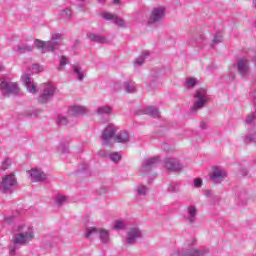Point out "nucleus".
I'll use <instances>...</instances> for the list:
<instances>
[{"label":"nucleus","instance_id":"1","mask_svg":"<svg viewBox=\"0 0 256 256\" xmlns=\"http://www.w3.org/2000/svg\"><path fill=\"white\" fill-rule=\"evenodd\" d=\"M12 243L10 247V255H15L17 250L23 245H27L30 241H33L35 234L33 233V227L27 225H18L14 228Z\"/></svg>","mask_w":256,"mask_h":256},{"label":"nucleus","instance_id":"2","mask_svg":"<svg viewBox=\"0 0 256 256\" xmlns=\"http://www.w3.org/2000/svg\"><path fill=\"white\" fill-rule=\"evenodd\" d=\"M97 234H99V239L101 243H103L104 245H107L111 242L109 231L103 228L99 229L96 227H87L85 229L84 237L86 239H91L93 235H97Z\"/></svg>","mask_w":256,"mask_h":256},{"label":"nucleus","instance_id":"3","mask_svg":"<svg viewBox=\"0 0 256 256\" xmlns=\"http://www.w3.org/2000/svg\"><path fill=\"white\" fill-rule=\"evenodd\" d=\"M163 19H165V8L155 7L150 12L146 25L150 27H157V25H161V23H163Z\"/></svg>","mask_w":256,"mask_h":256},{"label":"nucleus","instance_id":"4","mask_svg":"<svg viewBox=\"0 0 256 256\" xmlns=\"http://www.w3.org/2000/svg\"><path fill=\"white\" fill-rule=\"evenodd\" d=\"M41 93L38 97V102L42 105H45V103H49L55 96V91H57V88H55V85L52 83H44L41 85Z\"/></svg>","mask_w":256,"mask_h":256},{"label":"nucleus","instance_id":"5","mask_svg":"<svg viewBox=\"0 0 256 256\" xmlns=\"http://www.w3.org/2000/svg\"><path fill=\"white\" fill-rule=\"evenodd\" d=\"M196 101L193 104V107L190 109L191 113H197L200 109H203L207 103H209V97H207V90L201 88L196 91L194 95Z\"/></svg>","mask_w":256,"mask_h":256},{"label":"nucleus","instance_id":"6","mask_svg":"<svg viewBox=\"0 0 256 256\" xmlns=\"http://www.w3.org/2000/svg\"><path fill=\"white\" fill-rule=\"evenodd\" d=\"M0 92L3 97H15L19 95V86L15 82L4 79L0 83Z\"/></svg>","mask_w":256,"mask_h":256},{"label":"nucleus","instance_id":"7","mask_svg":"<svg viewBox=\"0 0 256 256\" xmlns=\"http://www.w3.org/2000/svg\"><path fill=\"white\" fill-rule=\"evenodd\" d=\"M17 187V177L15 173L5 175L0 183V189L4 193H13V190Z\"/></svg>","mask_w":256,"mask_h":256},{"label":"nucleus","instance_id":"8","mask_svg":"<svg viewBox=\"0 0 256 256\" xmlns=\"http://www.w3.org/2000/svg\"><path fill=\"white\" fill-rule=\"evenodd\" d=\"M35 46L37 49H41V53H49L53 51H57L59 49V42L58 41H41L36 39L34 41Z\"/></svg>","mask_w":256,"mask_h":256},{"label":"nucleus","instance_id":"9","mask_svg":"<svg viewBox=\"0 0 256 256\" xmlns=\"http://www.w3.org/2000/svg\"><path fill=\"white\" fill-rule=\"evenodd\" d=\"M164 166L167 171H172L173 173H181L183 171V164L177 158H165Z\"/></svg>","mask_w":256,"mask_h":256},{"label":"nucleus","instance_id":"10","mask_svg":"<svg viewBox=\"0 0 256 256\" xmlns=\"http://www.w3.org/2000/svg\"><path fill=\"white\" fill-rule=\"evenodd\" d=\"M143 237V232L137 227H132L127 232L126 243L127 245H135L138 239Z\"/></svg>","mask_w":256,"mask_h":256},{"label":"nucleus","instance_id":"11","mask_svg":"<svg viewBox=\"0 0 256 256\" xmlns=\"http://www.w3.org/2000/svg\"><path fill=\"white\" fill-rule=\"evenodd\" d=\"M115 133H117V127L113 124H108L106 128L102 132V141H104L105 145L111 144V139L115 137Z\"/></svg>","mask_w":256,"mask_h":256},{"label":"nucleus","instance_id":"12","mask_svg":"<svg viewBox=\"0 0 256 256\" xmlns=\"http://www.w3.org/2000/svg\"><path fill=\"white\" fill-rule=\"evenodd\" d=\"M236 66L240 77H247V75H249L251 68L249 67V60L247 58L239 59L236 63Z\"/></svg>","mask_w":256,"mask_h":256},{"label":"nucleus","instance_id":"13","mask_svg":"<svg viewBox=\"0 0 256 256\" xmlns=\"http://www.w3.org/2000/svg\"><path fill=\"white\" fill-rule=\"evenodd\" d=\"M31 177V181L34 183H41L42 181H47V174L37 168H33L27 171Z\"/></svg>","mask_w":256,"mask_h":256},{"label":"nucleus","instance_id":"14","mask_svg":"<svg viewBox=\"0 0 256 256\" xmlns=\"http://www.w3.org/2000/svg\"><path fill=\"white\" fill-rule=\"evenodd\" d=\"M225 177H227V172H225V170L221 168L215 167L213 168V172L210 175V180L214 184H219V183H223V180L225 179Z\"/></svg>","mask_w":256,"mask_h":256},{"label":"nucleus","instance_id":"15","mask_svg":"<svg viewBox=\"0 0 256 256\" xmlns=\"http://www.w3.org/2000/svg\"><path fill=\"white\" fill-rule=\"evenodd\" d=\"M102 19H105V21H113L115 25L118 27H127V24L125 23V20L122 18H119L117 15L109 13V12H103L101 14Z\"/></svg>","mask_w":256,"mask_h":256},{"label":"nucleus","instance_id":"16","mask_svg":"<svg viewBox=\"0 0 256 256\" xmlns=\"http://www.w3.org/2000/svg\"><path fill=\"white\" fill-rule=\"evenodd\" d=\"M22 81L28 91V93H32L35 95L37 93V84L31 81V74H24L22 76Z\"/></svg>","mask_w":256,"mask_h":256},{"label":"nucleus","instance_id":"17","mask_svg":"<svg viewBox=\"0 0 256 256\" xmlns=\"http://www.w3.org/2000/svg\"><path fill=\"white\" fill-rule=\"evenodd\" d=\"M208 250L207 249H189L186 250L185 252H175L172 254V256H204L207 255Z\"/></svg>","mask_w":256,"mask_h":256},{"label":"nucleus","instance_id":"18","mask_svg":"<svg viewBox=\"0 0 256 256\" xmlns=\"http://www.w3.org/2000/svg\"><path fill=\"white\" fill-rule=\"evenodd\" d=\"M159 163V157L147 158L142 162V167L144 171H151L153 168L157 167Z\"/></svg>","mask_w":256,"mask_h":256},{"label":"nucleus","instance_id":"19","mask_svg":"<svg viewBox=\"0 0 256 256\" xmlns=\"http://www.w3.org/2000/svg\"><path fill=\"white\" fill-rule=\"evenodd\" d=\"M14 53L17 55H23L25 53H33V46L29 44H18L13 48Z\"/></svg>","mask_w":256,"mask_h":256},{"label":"nucleus","instance_id":"20","mask_svg":"<svg viewBox=\"0 0 256 256\" xmlns=\"http://www.w3.org/2000/svg\"><path fill=\"white\" fill-rule=\"evenodd\" d=\"M87 38L89 41H93L95 43H109V39H107V37L91 32L87 33Z\"/></svg>","mask_w":256,"mask_h":256},{"label":"nucleus","instance_id":"21","mask_svg":"<svg viewBox=\"0 0 256 256\" xmlns=\"http://www.w3.org/2000/svg\"><path fill=\"white\" fill-rule=\"evenodd\" d=\"M87 113V109L83 106L74 105L70 108V115L73 117H81V115H85Z\"/></svg>","mask_w":256,"mask_h":256},{"label":"nucleus","instance_id":"22","mask_svg":"<svg viewBox=\"0 0 256 256\" xmlns=\"http://www.w3.org/2000/svg\"><path fill=\"white\" fill-rule=\"evenodd\" d=\"M72 69L78 81H83L85 79V71H83V69L79 64H73Z\"/></svg>","mask_w":256,"mask_h":256},{"label":"nucleus","instance_id":"23","mask_svg":"<svg viewBox=\"0 0 256 256\" xmlns=\"http://www.w3.org/2000/svg\"><path fill=\"white\" fill-rule=\"evenodd\" d=\"M135 197H147L149 193V188L145 185H138L134 188Z\"/></svg>","mask_w":256,"mask_h":256},{"label":"nucleus","instance_id":"24","mask_svg":"<svg viewBox=\"0 0 256 256\" xmlns=\"http://www.w3.org/2000/svg\"><path fill=\"white\" fill-rule=\"evenodd\" d=\"M122 88L124 89V91H126V93H136L137 92V87L135 86V82H133L132 80H126L123 83Z\"/></svg>","mask_w":256,"mask_h":256},{"label":"nucleus","instance_id":"25","mask_svg":"<svg viewBox=\"0 0 256 256\" xmlns=\"http://www.w3.org/2000/svg\"><path fill=\"white\" fill-rule=\"evenodd\" d=\"M115 140L117 141V143H129V141H130L129 132H127V131L119 132L115 136Z\"/></svg>","mask_w":256,"mask_h":256},{"label":"nucleus","instance_id":"26","mask_svg":"<svg viewBox=\"0 0 256 256\" xmlns=\"http://www.w3.org/2000/svg\"><path fill=\"white\" fill-rule=\"evenodd\" d=\"M188 211V216H187V221L190 223H193L195 219H197V208L195 206H189L187 208Z\"/></svg>","mask_w":256,"mask_h":256},{"label":"nucleus","instance_id":"27","mask_svg":"<svg viewBox=\"0 0 256 256\" xmlns=\"http://www.w3.org/2000/svg\"><path fill=\"white\" fill-rule=\"evenodd\" d=\"M149 57V52H143L138 58L134 61V67H141L143 63H145V60Z\"/></svg>","mask_w":256,"mask_h":256},{"label":"nucleus","instance_id":"28","mask_svg":"<svg viewBox=\"0 0 256 256\" xmlns=\"http://www.w3.org/2000/svg\"><path fill=\"white\" fill-rule=\"evenodd\" d=\"M111 111H113V108H111V106H101L97 108L96 113L97 115H101V117H103L105 115H109Z\"/></svg>","mask_w":256,"mask_h":256},{"label":"nucleus","instance_id":"29","mask_svg":"<svg viewBox=\"0 0 256 256\" xmlns=\"http://www.w3.org/2000/svg\"><path fill=\"white\" fill-rule=\"evenodd\" d=\"M145 114L150 115V117H154V118H157L160 116L159 109H157L153 106L146 108Z\"/></svg>","mask_w":256,"mask_h":256},{"label":"nucleus","instance_id":"30","mask_svg":"<svg viewBox=\"0 0 256 256\" xmlns=\"http://www.w3.org/2000/svg\"><path fill=\"white\" fill-rule=\"evenodd\" d=\"M55 203L57 207H62V205H65V203H67V196L61 194L57 195L55 197Z\"/></svg>","mask_w":256,"mask_h":256},{"label":"nucleus","instance_id":"31","mask_svg":"<svg viewBox=\"0 0 256 256\" xmlns=\"http://www.w3.org/2000/svg\"><path fill=\"white\" fill-rule=\"evenodd\" d=\"M62 19H65L66 21H69L71 19L73 12L69 8H65L64 10L61 11L60 13Z\"/></svg>","mask_w":256,"mask_h":256},{"label":"nucleus","instance_id":"32","mask_svg":"<svg viewBox=\"0 0 256 256\" xmlns=\"http://www.w3.org/2000/svg\"><path fill=\"white\" fill-rule=\"evenodd\" d=\"M56 123H57L58 127H63L65 125H67V118L61 114H58Z\"/></svg>","mask_w":256,"mask_h":256},{"label":"nucleus","instance_id":"33","mask_svg":"<svg viewBox=\"0 0 256 256\" xmlns=\"http://www.w3.org/2000/svg\"><path fill=\"white\" fill-rule=\"evenodd\" d=\"M11 165H13V160L6 158L1 165L2 171H7V169H10Z\"/></svg>","mask_w":256,"mask_h":256},{"label":"nucleus","instance_id":"34","mask_svg":"<svg viewBox=\"0 0 256 256\" xmlns=\"http://www.w3.org/2000/svg\"><path fill=\"white\" fill-rule=\"evenodd\" d=\"M109 158L114 162V163H119L121 161V154L119 152H114L109 155Z\"/></svg>","mask_w":256,"mask_h":256},{"label":"nucleus","instance_id":"35","mask_svg":"<svg viewBox=\"0 0 256 256\" xmlns=\"http://www.w3.org/2000/svg\"><path fill=\"white\" fill-rule=\"evenodd\" d=\"M114 229L116 231H121V229H125V222H123L121 220H116L114 222Z\"/></svg>","mask_w":256,"mask_h":256},{"label":"nucleus","instance_id":"36","mask_svg":"<svg viewBox=\"0 0 256 256\" xmlns=\"http://www.w3.org/2000/svg\"><path fill=\"white\" fill-rule=\"evenodd\" d=\"M212 47H215V45H218V43H223V35L221 34H216L214 36V39L212 40Z\"/></svg>","mask_w":256,"mask_h":256},{"label":"nucleus","instance_id":"37","mask_svg":"<svg viewBox=\"0 0 256 256\" xmlns=\"http://www.w3.org/2000/svg\"><path fill=\"white\" fill-rule=\"evenodd\" d=\"M256 119V104H255V111L252 115H249L247 118H246V125H251V123H253V121H255Z\"/></svg>","mask_w":256,"mask_h":256},{"label":"nucleus","instance_id":"38","mask_svg":"<svg viewBox=\"0 0 256 256\" xmlns=\"http://www.w3.org/2000/svg\"><path fill=\"white\" fill-rule=\"evenodd\" d=\"M69 64V59L67 56H61L60 58V66L58 67V70L61 71V67H65V65Z\"/></svg>","mask_w":256,"mask_h":256},{"label":"nucleus","instance_id":"39","mask_svg":"<svg viewBox=\"0 0 256 256\" xmlns=\"http://www.w3.org/2000/svg\"><path fill=\"white\" fill-rule=\"evenodd\" d=\"M246 143H256V134H248L245 138Z\"/></svg>","mask_w":256,"mask_h":256},{"label":"nucleus","instance_id":"40","mask_svg":"<svg viewBox=\"0 0 256 256\" xmlns=\"http://www.w3.org/2000/svg\"><path fill=\"white\" fill-rule=\"evenodd\" d=\"M59 150L61 151V153H69V144L61 143L59 146Z\"/></svg>","mask_w":256,"mask_h":256},{"label":"nucleus","instance_id":"41","mask_svg":"<svg viewBox=\"0 0 256 256\" xmlns=\"http://www.w3.org/2000/svg\"><path fill=\"white\" fill-rule=\"evenodd\" d=\"M168 191L169 193H177V191H179V186L177 184H170Z\"/></svg>","mask_w":256,"mask_h":256},{"label":"nucleus","instance_id":"42","mask_svg":"<svg viewBox=\"0 0 256 256\" xmlns=\"http://www.w3.org/2000/svg\"><path fill=\"white\" fill-rule=\"evenodd\" d=\"M186 83H187L188 87H195V85H197V79H195V78H188L186 80Z\"/></svg>","mask_w":256,"mask_h":256},{"label":"nucleus","instance_id":"43","mask_svg":"<svg viewBox=\"0 0 256 256\" xmlns=\"http://www.w3.org/2000/svg\"><path fill=\"white\" fill-rule=\"evenodd\" d=\"M32 69L33 71H35L36 73H42L43 71V66L39 65V64H33L32 65Z\"/></svg>","mask_w":256,"mask_h":256},{"label":"nucleus","instance_id":"44","mask_svg":"<svg viewBox=\"0 0 256 256\" xmlns=\"http://www.w3.org/2000/svg\"><path fill=\"white\" fill-rule=\"evenodd\" d=\"M15 221V216H8L4 218V223H6V225H11V223H13Z\"/></svg>","mask_w":256,"mask_h":256},{"label":"nucleus","instance_id":"45","mask_svg":"<svg viewBox=\"0 0 256 256\" xmlns=\"http://www.w3.org/2000/svg\"><path fill=\"white\" fill-rule=\"evenodd\" d=\"M62 37H63V36H62L61 34H59V33L53 34L51 41H52V42L57 41V42L59 43V41H61Z\"/></svg>","mask_w":256,"mask_h":256},{"label":"nucleus","instance_id":"46","mask_svg":"<svg viewBox=\"0 0 256 256\" xmlns=\"http://www.w3.org/2000/svg\"><path fill=\"white\" fill-rule=\"evenodd\" d=\"M201 185H203V180L201 178H196L194 180V186L199 188Z\"/></svg>","mask_w":256,"mask_h":256},{"label":"nucleus","instance_id":"47","mask_svg":"<svg viewBox=\"0 0 256 256\" xmlns=\"http://www.w3.org/2000/svg\"><path fill=\"white\" fill-rule=\"evenodd\" d=\"M161 149L163 151H171V148L169 147V144H167V143H162Z\"/></svg>","mask_w":256,"mask_h":256},{"label":"nucleus","instance_id":"48","mask_svg":"<svg viewBox=\"0 0 256 256\" xmlns=\"http://www.w3.org/2000/svg\"><path fill=\"white\" fill-rule=\"evenodd\" d=\"M200 128L203 129V130L207 129V123L201 122L200 123Z\"/></svg>","mask_w":256,"mask_h":256},{"label":"nucleus","instance_id":"49","mask_svg":"<svg viewBox=\"0 0 256 256\" xmlns=\"http://www.w3.org/2000/svg\"><path fill=\"white\" fill-rule=\"evenodd\" d=\"M86 169H89V165L88 164H83V167L80 168L81 171H86Z\"/></svg>","mask_w":256,"mask_h":256},{"label":"nucleus","instance_id":"50","mask_svg":"<svg viewBox=\"0 0 256 256\" xmlns=\"http://www.w3.org/2000/svg\"><path fill=\"white\" fill-rule=\"evenodd\" d=\"M112 3L114 5H119L121 3V0H112Z\"/></svg>","mask_w":256,"mask_h":256},{"label":"nucleus","instance_id":"51","mask_svg":"<svg viewBox=\"0 0 256 256\" xmlns=\"http://www.w3.org/2000/svg\"><path fill=\"white\" fill-rule=\"evenodd\" d=\"M241 173H242V175H244V176L247 175V173H248V172H247V169H245V168L241 169Z\"/></svg>","mask_w":256,"mask_h":256},{"label":"nucleus","instance_id":"52","mask_svg":"<svg viewBox=\"0 0 256 256\" xmlns=\"http://www.w3.org/2000/svg\"><path fill=\"white\" fill-rule=\"evenodd\" d=\"M98 153L101 157H105V151H99Z\"/></svg>","mask_w":256,"mask_h":256},{"label":"nucleus","instance_id":"53","mask_svg":"<svg viewBox=\"0 0 256 256\" xmlns=\"http://www.w3.org/2000/svg\"><path fill=\"white\" fill-rule=\"evenodd\" d=\"M105 1H107V0H97V3H105Z\"/></svg>","mask_w":256,"mask_h":256},{"label":"nucleus","instance_id":"54","mask_svg":"<svg viewBox=\"0 0 256 256\" xmlns=\"http://www.w3.org/2000/svg\"><path fill=\"white\" fill-rule=\"evenodd\" d=\"M102 193H107V189L102 188Z\"/></svg>","mask_w":256,"mask_h":256},{"label":"nucleus","instance_id":"55","mask_svg":"<svg viewBox=\"0 0 256 256\" xmlns=\"http://www.w3.org/2000/svg\"><path fill=\"white\" fill-rule=\"evenodd\" d=\"M0 71H3V66L0 64Z\"/></svg>","mask_w":256,"mask_h":256},{"label":"nucleus","instance_id":"56","mask_svg":"<svg viewBox=\"0 0 256 256\" xmlns=\"http://www.w3.org/2000/svg\"><path fill=\"white\" fill-rule=\"evenodd\" d=\"M79 1H81L83 3V1H85V0H79Z\"/></svg>","mask_w":256,"mask_h":256}]
</instances>
